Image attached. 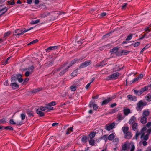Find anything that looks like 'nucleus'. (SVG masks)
<instances>
[{"instance_id":"nucleus-1","label":"nucleus","mask_w":151,"mask_h":151,"mask_svg":"<svg viewBox=\"0 0 151 151\" xmlns=\"http://www.w3.org/2000/svg\"><path fill=\"white\" fill-rule=\"evenodd\" d=\"M151 132V128L147 129L146 127H144L140 132H137L136 134L134 139H137L139 135L140 136L141 138L146 141L148 139L149 134ZM134 138H133L134 139Z\"/></svg>"},{"instance_id":"nucleus-2","label":"nucleus","mask_w":151,"mask_h":151,"mask_svg":"<svg viewBox=\"0 0 151 151\" xmlns=\"http://www.w3.org/2000/svg\"><path fill=\"white\" fill-rule=\"evenodd\" d=\"M82 59H80L78 60L77 59H74L71 62V65L70 66H68L66 68H64L63 69L62 71L60 73V76H62L63 75L66 71L68 70V68L71 65H73L76 62L80 60H81Z\"/></svg>"},{"instance_id":"nucleus-3","label":"nucleus","mask_w":151,"mask_h":151,"mask_svg":"<svg viewBox=\"0 0 151 151\" xmlns=\"http://www.w3.org/2000/svg\"><path fill=\"white\" fill-rule=\"evenodd\" d=\"M147 104V103L146 102L141 100L137 104L136 109L137 111H140L143 107Z\"/></svg>"},{"instance_id":"nucleus-4","label":"nucleus","mask_w":151,"mask_h":151,"mask_svg":"<svg viewBox=\"0 0 151 151\" xmlns=\"http://www.w3.org/2000/svg\"><path fill=\"white\" fill-rule=\"evenodd\" d=\"M130 143L128 141H126L122 145V149L125 151H128L129 149Z\"/></svg>"},{"instance_id":"nucleus-5","label":"nucleus","mask_w":151,"mask_h":151,"mask_svg":"<svg viewBox=\"0 0 151 151\" xmlns=\"http://www.w3.org/2000/svg\"><path fill=\"white\" fill-rule=\"evenodd\" d=\"M22 75L20 74H14L12 75L11 77V81L12 82H15L18 78H19V77H21Z\"/></svg>"},{"instance_id":"nucleus-6","label":"nucleus","mask_w":151,"mask_h":151,"mask_svg":"<svg viewBox=\"0 0 151 151\" xmlns=\"http://www.w3.org/2000/svg\"><path fill=\"white\" fill-rule=\"evenodd\" d=\"M119 76V73L116 72L108 76V79H115L117 78Z\"/></svg>"},{"instance_id":"nucleus-7","label":"nucleus","mask_w":151,"mask_h":151,"mask_svg":"<svg viewBox=\"0 0 151 151\" xmlns=\"http://www.w3.org/2000/svg\"><path fill=\"white\" fill-rule=\"evenodd\" d=\"M46 106L45 107L41 106L40 108H38L36 110L37 113H43L42 111H46L47 112Z\"/></svg>"},{"instance_id":"nucleus-8","label":"nucleus","mask_w":151,"mask_h":151,"mask_svg":"<svg viewBox=\"0 0 151 151\" xmlns=\"http://www.w3.org/2000/svg\"><path fill=\"white\" fill-rule=\"evenodd\" d=\"M114 99V96L111 97H109L108 98L104 100L102 103V105H104L106 104H108L109 101H111L113 99Z\"/></svg>"},{"instance_id":"nucleus-9","label":"nucleus","mask_w":151,"mask_h":151,"mask_svg":"<svg viewBox=\"0 0 151 151\" xmlns=\"http://www.w3.org/2000/svg\"><path fill=\"white\" fill-rule=\"evenodd\" d=\"M91 61L90 60L86 61L82 63L79 67L81 68L85 67L89 65Z\"/></svg>"},{"instance_id":"nucleus-10","label":"nucleus","mask_w":151,"mask_h":151,"mask_svg":"<svg viewBox=\"0 0 151 151\" xmlns=\"http://www.w3.org/2000/svg\"><path fill=\"white\" fill-rule=\"evenodd\" d=\"M115 126V123H112L109 124L107 125L105 129L108 130L110 131Z\"/></svg>"},{"instance_id":"nucleus-11","label":"nucleus","mask_w":151,"mask_h":151,"mask_svg":"<svg viewBox=\"0 0 151 151\" xmlns=\"http://www.w3.org/2000/svg\"><path fill=\"white\" fill-rule=\"evenodd\" d=\"M127 97L128 99L130 101H137V97L132 95H127Z\"/></svg>"},{"instance_id":"nucleus-12","label":"nucleus","mask_w":151,"mask_h":151,"mask_svg":"<svg viewBox=\"0 0 151 151\" xmlns=\"http://www.w3.org/2000/svg\"><path fill=\"white\" fill-rule=\"evenodd\" d=\"M128 114H123V115L119 114L118 116V121H121L124 119L126 116H127Z\"/></svg>"},{"instance_id":"nucleus-13","label":"nucleus","mask_w":151,"mask_h":151,"mask_svg":"<svg viewBox=\"0 0 151 151\" xmlns=\"http://www.w3.org/2000/svg\"><path fill=\"white\" fill-rule=\"evenodd\" d=\"M22 31L21 29H18L15 30L14 35H22Z\"/></svg>"},{"instance_id":"nucleus-14","label":"nucleus","mask_w":151,"mask_h":151,"mask_svg":"<svg viewBox=\"0 0 151 151\" xmlns=\"http://www.w3.org/2000/svg\"><path fill=\"white\" fill-rule=\"evenodd\" d=\"M125 134V138L127 139H130L132 136V134L130 132H126Z\"/></svg>"},{"instance_id":"nucleus-15","label":"nucleus","mask_w":151,"mask_h":151,"mask_svg":"<svg viewBox=\"0 0 151 151\" xmlns=\"http://www.w3.org/2000/svg\"><path fill=\"white\" fill-rule=\"evenodd\" d=\"M58 48V47L57 46H50L46 49L47 52H50V50H54L57 49Z\"/></svg>"},{"instance_id":"nucleus-16","label":"nucleus","mask_w":151,"mask_h":151,"mask_svg":"<svg viewBox=\"0 0 151 151\" xmlns=\"http://www.w3.org/2000/svg\"><path fill=\"white\" fill-rule=\"evenodd\" d=\"M129 148H130V151H134L135 149V147L134 145L133 142L130 143Z\"/></svg>"},{"instance_id":"nucleus-17","label":"nucleus","mask_w":151,"mask_h":151,"mask_svg":"<svg viewBox=\"0 0 151 151\" xmlns=\"http://www.w3.org/2000/svg\"><path fill=\"white\" fill-rule=\"evenodd\" d=\"M89 107H93V109L96 110L98 109V106L96 104H95L93 103L90 102L89 104Z\"/></svg>"},{"instance_id":"nucleus-18","label":"nucleus","mask_w":151,"mask_h":151,"mask_svg":"<svg viewBox=\"0 0 151 151\" xmlns=\"http://www.w3.org/2000/svg\"><path fill=\"white\" fill-rule=\"evenodd\" d=\"M7 10L6 8H0V15H1L4 14Z\"/></svg>"},{"instance_id":"nucleus-19","label":"nucleus","mask_w":151,"mask_h":151,"mask_svg":"<svg viewBox=\"0 0 151 151\" xmlns=\"http://www.w3.org/2000/svg\"><path fill=\"white\" fill-rule=\"evenodd\" d=\"M11 86L13 89H16L19 87V86L18 84L15 82H12Z\"/></svg>"},{"instance_id":"nucleus-20","label":"nucleus","mask_w":151,"mask_h":151,"mask_svg":"<svg viewBox=\"0 0 151 151\" xmlns=\"http://www.w3.org/2000/svg\"><path fill=\"white\" fill-rule=\"evenodd\" d=\"M148 89V87L145 86L139 90V93L141 94L143 93L145 91L147 90Z\"/></svg>"},{"instance_id":"nucleus-21","label":"nucleus","mask_w":151,"mask_h":151,"mask_svg":"<svg viewBox=\"0 0 151 151\" xmlns=\"http://www.w3.org/2000/svg\"><path fill=\"white\" fill-rule=\"evenodd\" d=\"M118 49L117 47H115L113 48L111 51V54L116 53L118 51Z\"/></svg>"},{"instance_id":"nucleus-22","label":"nucleus","mask_w":151,"mask_h":151,"mask_svg":"<svg viewBox=\"0 0 151 151\" xmlns=\"http://www.w3.org/2000/svg\"><path fill=\"white\" fill-rule=\"evenodd\" d=\"M115 136L114 133L110 134L108 137V139L109 140H112L114 138Z\"/></svg>"},{"instance_id":"nucleus-23","label":"nucleus","mask_w":151,"mask_h":151,"mask_svg":"<svg viewBox=\"0 0 151 151\" xmlns=\"http://www.w3.org/2000/svg\"><path fill=\"white\" fill-rule=\"evenodd\" d=\"M122 129L124 133L125 134L126 132H128V127H122Z\"/></svg>"},{"instance_id":"nucleus-24","label":"nucleus","mask_w":151,"mask_h":151,"mask_svg":"<svg viewBox=\"0 0 151 151\" xmlns=\"http://www.w3.org/2000/svg\"><path fill=\"white\" fill-rule=\"evenodd\" d=\"M34 67L33 66H31L30 67H29L28 68L26 69L25 70H27L29 72H31V73H32L33 72V70L34 69Z\"/></svg>"},{"instance_id":"nucleus-25","label":"nucleus","mask_w":151,"mask_h":151,"mask_svg":"<svg viewBox=\"0 0 151 151\" xmlns=\"http://www.w3.org/2000/svg\"><path fill=\"white\" fill-rule=\"evenodd\" d=\"M132 127L133 130L134 131L136 130L138 127L137 124L136 123H134Z\"/></svg>"},{"instance_id":"nucleus-26","label":"nucleus","mask_w":151,"mask_h":151,"mask_svg":"<svg viewBox=\"0 0 151 151\" xmlns=\"http://www.w3.org/2000/svg\"><path fill=\"white\" fill-rule=\"evenodd\" d=\"M51 105H49V104H48L46 106V107L47 109V112L53 109V107L51 106Z\"/></svg>"},{"instance_id":"nucleus-27","label":"nucleus","mask_w":151,"mask_h":151,"mask_svg":"<svg viewBox=\"0 0 151 151\" xmlns=\"http://www.w3.org/2000/svg\"><path fill=\"white\" fill-rule=\"evenodd\" d=\"M129 51L127 50H123L121 51V55H126L129 53Z\"/></svg>"},{"instance_id":"nucleus-28","label":"nucleus","mask_w":151,"mask_h":151,"mask_svg":"<svg viewBox=\"0 0 151 151\" xmlns=\"http://www.w3.org/2000/svg\"><path fill=\"white\" fill-rule=\"evenodd\" d=\"M136 120V118L134 116H132L130 119L129 122V124H132Z\"/></svg>"},{"instance_id":"nucleus-29","label":"nucleus","mask_w":151,"mask_h":151,"mask_svg":"<svg viewBox=\"0 0 151 151\" xmlns=\"http://www.w3.org/2000/svg\"><path fill=\"white\" fill-rule=\"evenodd\" d=\"M141 122L142 124H145L147 122V118L146 117L144 116L142 117L141 119Z\"/></svg>"},{"instance_id":"nucleus-30","label":"nucleus","mask_w":151,"mask_h":151,"mask_svg":"<svg viewBox=\"0 0 151 151\" xmlns=\"http://www.w3.org/2000/svg\"><path fill=\"white\" fill-rule=\"evenodd\" d=\"M33 28V27H31L30 28H29L28 29H26L25 28H24L23 29H22V34L27 32L28 31H29L31 29H32Z\"/></svg>"},{"instance_id":"nucleus-31","label":"nucleus","mask_w":151,"mask_h":151,"mask_svg":"<svg viewBox=\"0 0 151 151\" xmlns=\"http://www.w3.org/2000/svg\"><path fill=\"white\" fill-rule=\"evenodd\" d=\"M96 134L94 132L91 133L89 135V138L90 139H92L95 136Z\"/></svg>"},{"instance_id":"nucleus-32","label":"nucleus","mask_w":151,"mask_h":151,"mask_svg":"<svg viewBox=\"0 0 151 151\" xmlns=\"http://www.w3.org/2000/svg\"><path fill=\"white\" fill-rule=\"evenodd\" d=\"M77 88V86H76L72 85L70 87V89L71 91H75Z\"/></svg>"},{"instance_id":"nucleus-33","label":"nucleus","mask_w":151,"mask_h":151,"mask_svg":"<svg viewBox=\"0 0 151 151\" xmlns=\"http://www.w3.org/2000/svg\"><path fill=\"white\" fill-rule=\"evenodd\" d=\"M40 19H37L35 20L32 21L30 22V24H34L38 23L40 22Z\"/></svg>"},{"instance_id":"nucleus-34","label":"nucleus","mask_w":151,"mask_h":151,"mask_svg":"<svg viewBox=\"0 0 151 151\" xmlns=\"http://www.w3.org/2000/svg\"><path fill=\"white\" fill-rule=\"evenodd\" d=\"M123 111L124 113H130L131 112L130 110L128 108H125Z\"/></svg>"},{"instance_id":"nucleus-35","label":"nucleus","mask_w":151,"mask_h":151,"mask_svg":"<svg viewBox=\"0 0 151 151\" xmlns=\"http://www.w3.org/2000/svg\"><path fill=\"white\" fill-rule=\"evenodd\" d=\"M78 71L77 70H74L71 74V75L73 77H75L76 76L77 74Z\"/></svg>"},{"instance_id":"nucleus-36","label":"nucleus","mask_w":151,"mask_h":151,"mask_svg":"<svg viewBox=\"0 0 151 151\" xmlns=\"http://www.w3.org/2000/svg\"><path fill=\"white\" fill-rule=\"evenodd\" d=\"M89 144L92 146L95 145V141L92 139H90L89 141Z\"/></svg>"},{"instance_id":"nucleus-37","label":"nucleus","mask_w":151,"mask_h":151,"mask_svg":"<svg viewBox=\"0 0 151 151\" xmlns=\"http://www.w3.org/2000/svg\"><path fill=\"white\" fill-rule=\"evenodd\" d=\"M149 47H150V46H149V45H147L146 46H145V47L143 48L141 50V51L140 52V53L141 54L143 52V51L147 49H148V48H149Z\"/></svg>"},{"instance_id":"nucleus-38","label":"nucleus","mask_w":151,"mask_h":151,"mask_svg":"<svg viewBox=\"0 0 151 151\" xmlns=\"http://www.w3.org/2000/svg\"><path fill=\"white\" fill-rule=\"evenodd\" d=\"M10 32L9 31L7 33L4 34V36L3 37V38L4 39V40H5L6 39V37L10 35Z\"/></svg>"},{"instance_id":"nucleus-39","label":"nucleus","mask_w":151,"mask_h":151,"mask_svg":"<svg viewBox=\"0 0 151 151\" xmlns=\"http://www.w3.org/2000/svg\"><path fill=\"white\" fill-rule=\"evenodd\" d=\"M87 139V138L86 136H83L81 139V141L85 143L86 142Z\"/></svg>"},{"instance_id":"nucleus-40","label":"nucleus","mask_w":151,"mask_h":151,"mask_svg":"<svg viewBox=\"0 0 151 151\" xmlns=\"http://www.w3.org/2000/svg\"><path fill=\"white\" fill-rule=\"evenodd\" d=\"M10 58V57H9L5 61H3L2 62L3 65H5L9 63L8 60Z\"/></svg>"},{"instance_id":"nucleus-41","label":"nucleus","mask_w":151,"mask_h":151,"mask_svg":"<svg viewBox=\"0 0 151 151\" xmlns=\"http://www.w3.org/2000/svg\"><path fill=\"white\" fill-rule=\"evenodd\" d=\"M123 67H120L119 65H116L115 68V70L116 71H119L121 69H122Z\"/></svg>"},{"instance_id":"nucleus-42","label":"nucleus","mask_w":151,"mask_h":151,"mask_svg":"<svg viewBox=\"0 0 151 151\" xmlns=\"http://www.w3.org/2000/svg\"><path fill=\"white\" fill-rule=\"evenodd\" d=\"M119 142V139L118 138H115L113 140V142L115 145H117L118 144Z\"/></svg>"},{"instance_id":"nucleus-43","label":"nucleus","mask_w":151,"mask_h":151,"mask_svg":"<svg viewBox=\"0 0 151 151\" xmlns=\"http://www.w3.org/2000/svg\"><path fill=\"white\" fill-rule=\"evenodd\" d=\"M38 41V40L37 39L35 40L32 41V42H31L30 43L28 44V45H31V44L35 43L37 42Z\"/></svg>"},{"instance_id":"nucleus-44","label":"nucleus","mask_w":151,"mask_h":151,"mask_svg":"<svg viewBox=\"0 0 151 151\" xmlns=\"http://www.w3.org/2000/svg\"><path fill=\"white\" fill-rule=\"evenodd\" d=\"M4 128L6 130H12L13 129V128L10 126H7L5 127Z\"/></svg>"},{"instance_id":"nucleus-45","label":"nucleus","mask_w":151,"mask_h":151,"mask_svg":"<svg viewBox=\"0 0 151 151\" xmlns=\"http://www.w3.org/2000/svg\"><path fill=\"white\" fill-rule=\"evenodd\" d=\"M146 99L149 101H151V95H149L146 97Z\"/></svg>"},{"instance_id":"nucleus-46","label":"nucleus","mask_w":151,"mask_h":151,"mask_svg":"<svg viewBox=\"0 0 151 151\" xmlns=\"http://www.w3.org/2000/svg\"><path fill=\"white\" fill-rule=\"evenodd\" d=\"M32 73H31V72H29L28 70H27L25 73V75L26 76L28 77V76L29 75L31 74Z\"/></svg>"},{"instance_id":"nucleus-47","label":"nucleus","mask_w":151,"mask_h":151,"mask_svg":"<svg viewBox=\"0 0 151 151\" xmlns=\"http://www.w3.org/2000/svg\"><path fill=\"white\" fill-rule=\"evenodd\" d=\"M103 61H102V62L100 63H99L97 64L96 65V67H99L101 66H103V65H104V64L103 63Z\"/></svg>"},{"instance_id":"nucleus-48","label":"nucleus","mask_w":151,"mask_h":151,"mask_svg":"<svg viewBox=\"0 0 151 151\" xmlns=\"http://www.w3.org/2000/svg\"><path fill=\"white\" fill-rule=\"evenodd\" d=\"M1 121V123H4L6 122V119L5 118H3L0 120Z\"/></svg>"},{"instance_id":"nucleus-49","label":"nucleus","mask_w":151,"mask_h":151,"mask_svg":"<svg viewBox=\"0 0 151 151\" xmlns=\"http://www.w3.org/2000/svg\"><path fill=\"white\" fill-rule=\"evenodd\" d=\"M20 117L22 120L24 119L25 117V114H21Z\"/></svg>"},{"instance_id":"nucleus-50","label":"nucleus","mask_w":151,"mask_h":151,"mask_svg":"<svg viewBox=\"0 0 151 151\" xmlns=\"http://www.w3.org/2000/svg\"><path fill=\"white\" fill-rule=\"evenodd\" d=\"M101 139H104L105 141L107 140V136L106 135H104L103 137L101 138Z\"/></svg>"},{"instance_id":"nucleus-51","label":"nucleus","mask_w":151,"mask_h":151,"mask_svg":"<svg viewBox=\"0 0 151 151\" xmlns=\"http://www.w3.org/2000/svg\"><path fill=\"white\" fill-rule=\"evenodd\" d=\"M132 38V35H130L128 36L127 38L126 39V40H131Z\"/></svg>"},{"instance_id":"nucleus-52","label":"nucleus","mask_w":151,"mask_h":151,"mask_svg":"<svg viewBox=\"0 0 151 151\" xmlns=\"http://www.w3.org/2000/svg\"><path fill=\"white\" fill-rule=\"evenodd\" d=\"M9 122L12 124H16V123L14 121L13 119H11L10 120Z\"/></svg>"},{"instance_id":"nucleus-53","label":"nucleus","mask_w":151,"mask_h":151,"mask_svg":"<svg viewBox=\"0 0 151 151\" xmlns=\"http://www.w3.org/2000/svg\"><path fill=\"white\" fill-rule=\"evenodd\" d=\"M7 3L8 4H11L12 5H13L15 4V2L14 1V0H13V1L12 2H11L10 1H7Z\"/></svg>"},{"instance_id":"nucleus-54","label":"nucleus","mask_w":151,"mask_h":151,"mask_svg":"<svg viewBox=\"0 0 151 151\" xmlns=\"http://www.w3.org/2000/svg\"><path fill=\"white\" fill-rule=\"evenodd\" d=\"M49 104V105L51 106L55 105L56 104V103L55 101H52Z\"/></svg>"},{"instance_id":"nucleus-55","label":"nucleus","mask_w":151,"mask_h":151,"mask_svg":"<svg viewBox=\"0 0 151 151\" xmlns=\"http://www.w3.org/2000/svg\"><path fill=\"white\" fill-rule=\"evenodd\" d=\"M151 26V24H150L149 27H146L145 29V30L146 31H148V32H150V30L149 29V28Z\"/></svg>"},{"instance_id":"nucleus-56","label":"nucleus","mask_w":151,"mask_h":151,"mask_svg":"<svg viewBox=\"0 0 151 151\" xmlns=\"http://www.w3.org/2000/svg\"><path fill=\"white\" fill-rule=\"evenodd\" d=\"M17 80H18V81L19 83L22 82L23 81V79L21 78V77H19V78H18Z\"/></svg>"},{"instance_id":"nucleus-57","label":"nucleus","mask_w":151,"mask_h":151,"mask_svg":"<svg viewBox=\"0 0 151 151\" xmlns=\"http://www.w3.org/2000/svg\"><path fill=\"white\" fill-rule=\"evenodd\" d=\"M139 44H140V42H137L134 44V47H137L138 45H139Z\"/></svg>"},{"instance_id":"nucleus-58","label":"nucleus","mask_w":151,"mask_h":151,"mask_svg":"<svg viewBox=\"0 0 151 151\" xmlns=\"http://www.w3.org/2000/svg\"><path fill=\"white\" fill-rule=\"evenodd\" d=\"M8 81V80H6L5 82L4 83V85L6 86H8L9 85Z\"/></svg>"},{"instance_id":"nucleus-59","label":"nucleus","mask_w":151,"mask_h":151,"mask_svg":"<svg viewBox=\"0 0 151 151\" xmlns=\"http://www.w3.org/2000/svg\"><path fill=\"white\" fill-rule=\"evenodd\" d=\"M139 80V77H137V78L134 79V80L132 82H136Z\"/></svg>"},{"instance_id":"nucleus-60","label":"nucleus","mask_w":151,"mask_h":151,"mask_svg":"<svg viewBox=\"0 0 151 151\" xmlns=\"http://www.w3.org/2000/svg\"><path fill=\"white\" fill-rule=\"evenodd\" d=\"M142 143L144 146H146L147 145V142L145 140L143 141L142 142Z\"/></svg>"},{"instance_id":"nucleus-61","label":"nucleus","mask_w":151,"mask_h":151,"mask_svg":"<svg viewBox=\"0 0 151 151\" xmlns=\"http://www.w3.org/2000/svg\"><path fill=\"white\" fill-rule=\"evenodd\" d=\"M16 124L18 125H21L22 124L23 122L22 121H17L16 122Z\"/></svg>"},{"instance_id":"nucleus-62","label":"nucleus","mask_w":151,"mask_h":151,"mask_svg":"<svg viewBox=\"0 0 151 151\" xmlns=\"http://www.w3.org/2000/svg\"><path fill=\"white\" fill-rule=\"evenodd\" d=\"M143 76L142 74H140L139 76H138V77H139V79H141L143 77Z\"/></svg>"},{"instance_id":"nucleus-63","label":"nucleus","mask_w":151,"mask_h":151,"mask_svg":"<svg viewBox=\"0 0 151 151\" xmlns=\"http://www.w3.org/2000/svg\"><path fill=\"white\" fill-rule=\"evenodd\" d=\"M116 105V103H114L110 105V107L111 108L114 107H115Z\"/></svg>"},{"instance_id":"nucleus-64","label":"nucleus","mask_w":151,"mask_h":151,"mask_svg":"<svg viewBox=\"0 0 151 151\" xmlns=\"http://www.w3.org/2000/svg\"><path fill=\"white\" fill-rule=\"evenodd\" d=\"M127 4V3H124L123 5L122 6V9H124V8L126 6Z\"/></svg>"}]
</instances>
